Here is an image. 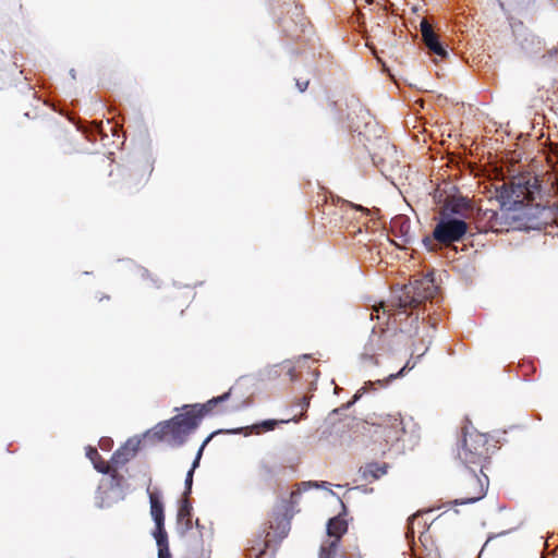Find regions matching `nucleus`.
Wrapping results in <instances>:
<instances>
[{"label": "nucleus", "instance_id": "nucleus-27", "mask_svg": "<svg viewBox=\"0 0 558 558\" xmlns=\"http://www.w3.org/2000/svg\"><path fill=\"white\" fill-rule=\"evenodd\" d=\"M98 163H99V166L101 168H104L106 170L109 169V175H112L113 170H112V161L111 160H109L106 157L101 156L99 158V162Z\"/></svg>", "mask_w": 558, "mask_h": 558}, {"label": "nucleus", "instance_id": "nucleus-17", "mask_svg": "<svg viewBox=\"0 0 558 558\" xmlns=\"http://www.w3.org/2000/svg\"><path fill=\"white\" fill-rule=\"evenodd\" d=\"M86 456L92 461L94 468L98 472H100L102 474L109 473V471H110L109 463L102 459V457L99 454V452L97 451L96 448L88 447L87 451H86Z\"/></svg>", "mask_w": 558, "mask_h": 558}, {"label": "nucleus", "instance_id": "nucleus-38", "mask_svg": "<svg viewBox=\"0 0 558 558\" xmlns=\"http://www.w3.org/2000/svg\"><path fill=\"white\" fill-rule=\"evenodd\" d=\"M374 337H376V335L374 333L371 338V341L373 342L374 341Z\"/></svg>", "mask_w": 558, "mask_h": 558}, {"label": "nucleus", "instance_id": "nucleus-4", "mask_svg": "<svg viewBox=\"0 0 558 558\" xmlns=\"http://www.w3.org/2000/svg\"><path fill=\"white\" fill-rule=\"evenodd\" d=\"M154 171V162L144 157L130 166L119 169L118 190L125 196H134L140 193L149 181Z\"/></svg>", "mask_w": 558, "mask_h": 558}, {"label": "nucleus", "instance_id": "nucleus-23", "mask_svg": "<svg viewBox=\"0 0 558 558\" xmlns=\"http://www.w3.org/2000/svg\"><path fill=\"white\" fill-rule=\"evenodd\" d=\"M483 217L487 220V227L494 231L499 229V214L496 210L487 209L483 213Z\"/></svg>", "mask_w": 558, "mask_h": 558}, {"label": "nucleus", "instance_id": "nucleus-10", "mask_svg": "<svg viewBox=\"0 0 558 558\" xmlns=\"http://www.w3.org/2000/svg\"><path fill=\"white\" fill-rule=\"evenodd\" d=\"M412 292L417 296L422 304L424 301L433 299L438 290L432 274H427L410 283Z\"/></svg>", "mask_w": 558, "mask_h": 558}, {"label": "nucleus", "instance_id": "nucleus-36", "mask_svg": "<svg viewBox=\"0 0 558 558\" xmlns=\"http://www.w3.org/2000/svg\"><path fill=\"white\" fill-rule=\"evenodd\" d=\"M262 469H263V471H264L265 473H267V474H271V469H270V466H268V465L264 464V465L262 466Z\"/></svg>", "mask_w": 558, "mask_h": 558}, {"label": "nucleus", "instance_id": "nucleus-18", "mask_svg": "<svg viewBox=\"0 0 558 558\" xmlns=\"http://www.w3.org/2000/svg\"><path fill=\"white\" fill-rule=\"evenodd\" d=\"M214 434L209 435L205 440L204 442L202 444L201 448L198 449L197 451V454H196V458L192 464V468L191 470L187 472L186 474V478H185V487H186V490L184 493V496H187L190 493H191V489H192V484H193V474H194V471L195 469L198 466L199 464V460H201V457L203 454V450L205 448V446L210 441V439L213 438Z\"/></svg>", "mask_w": 558, "mask_h": 558}, {"label": "nucleus", "instance_id": "nucleus-13", "mask_svg": "<svg viewBox=\"0 0 558 558\" xmlns=\"http://www.w3.org/2000/svg\"><path fill=\"white\" fill-rule=\"evenodd\" d=\"M388 463L369 462L360 468L361 476L366 482H374L384 476L388 471Z\"/></svg>", "mask_w": 558, "mask_h": 558}, {"label": "nucleus", "instance_id": "nucleus-7", "mask_svg": "<svg viewBox=\"0 0 558 558\" xmlns=\"http://www.w3.org/2000/svg\"><path fill=\"white\" fill-rule=\"evenodd\" d=\"M264 532V537L248 549L250 557L260 558L266 554L267 549L280 543L288 535L289 522L282 518H276L275 522H269L268 530Z\"/></svg>", "mask_w": 558, "mask_h": 558}, {"label": "nucleus", "instance_id": "nucleus-30", "mask_svg": "<svg viewBox=\"0 0 558 558\" xmlns=\"http://www.w3.org/2000/svg\"><path fill=\"white\" fill-rule=\"evenodd\" d=\"M158 558H171L169 545L158 547Z\"/></svg>", "mask_w": 558, "mask_h": 558}, {"label": "nucleus", "instance_id": "nucleus-1", "mask_svg": "<svg viewBox=\"0 0 558 558\" xmlns=\"http://www.w3.org/2000/svg\"><path fill=\"white\" fill-rule=\"evenodd\" d=\"M506 219L520 230H542L556 222L558 203L553 202L539 177L531 171L512 175L496 189Z\"/></svg>", "mask_w": 558, "mask_h": 558}, {"label": "nucleus", "instance_id": "nucleus-26", "mask_svg": "<svg viewBox=\"0 0 558 558\" xmlns=\"http://www.w3.org/2000/svg\"><path fill=\"white\" fill-rule=\"evenodd\" d=\"M415 367V362H411V360H409L405 365L397 373V374H390L389 377H388V380H391V379H396L398 377H401L405 374L407 371H411Z\"/></svg>", "mask_w": 558, "mask_h": 558}, {"label": "nucleus", "instance_id": "nucleus-15", "mask_svg": "<svg viewBox=\"0 0 558 558\" xmlns=\"http://www.w3.org/2000/svg\"><path fill=\"white\" fill-rule=\"evenodd\" d=\"M417 296L412 292L410 286H405L402 290V294L398 298L397 307L403 311L408 308H415L420 305Z\"/></svg>", "mask_w": 558, "mask_h": 558}, {"label": "nucleus", "instance_id": "nucleus-25", "mask_svg": "<svg viewBox=\"0 0 558 558\" xmlns=\"http://www.w3.org/2000/svg\"><path fill=\"white\" fill-rule=\"evenodd\" d=\"M393 306H395L393 304L392 305H388V304H386L384 302L379 303L378 306H376V305L373 306V311L371 313V318L372 319L374 318V313H376V317L379 318V311H383L384 314L390 315V312H391Z\"/></svg>", "mask_w": 558, "mask_h": 558}, {"label": "nucleus", "instance_id": "nucleus-22", "mask_svg": "<svg viewBox=\"0 0 558 558\" xmlns=\"http://www.w3.org/2000/svg\"><path fill=\"white\" fill-rule=\"evenodd\" d=\"M191 515H192V506H191L187 497L185 496L184 499H182L181 505L179 507L178 519H179V521L185 520L186 524H189L191 521Z\"/></svg>", "mask_w": 558, "mask_h": 558}, {"label": "nucleus", "instance_id": "nucleus-34", "mask_svg": "<svg viewBox=\"0 0 558 558\" xmlns=\"http://www.w3.org/2000/svg\"><path fill=\"white\" fill-rule=\"evenodd\" d=\"M299 496H300V492L299 490L291 492V494H290V502L291 504H296Z\"/></svg>", "mask_w": 558, "mask_h": 558}, {"label": "nucleus", "instance_id": "nucleus-28", "mask_svg": "<svg viewBox=\"0 0 558 558\" xmlns=\"http://www.w3.org/2000/svg\"><path fill=\"white\" fill-rule=\"evenodd\" d=\"M418 518L417 514H413L409 521H408V531H407V538H410V537H414V529H413V523L414 521Z\"/></svg>", "mask_w": 558, "mask_h": 558}, {"label": "nucleus", "instance_id": "nucleus-11", "mask_svg": "<svg viewBox=\"0 0 558 558\" xmlns=\"http://www.w3.org/2000/svg\"><path fill=\"white\" fill-rule=\"evenodd\" d=\"M420 31L422 39L428 50L436 56L446 58L448 54L446 48L441 45L437 34L434 32L432 25L426 20H422L420 24Z\"/></svg>", "mask_w": 558, "mask_h": 558}, {"label": "nucleus", "instance_id": "nucleus-35", "mask_svg": "<svg viewBox=\"0 0 558 558\" xmlns=\"http://www.w3.org/2000/svg\"><path fill=\"white\" fill-rule=\"evenodd\" d=\"M357 399H359V395H357V393H355V395L353 396V399H352L351 401H349V402L344 405V408H345V409L350 408V407H351V405H352V404H353Z\"/></svg>", "mask_w": 558, "mask_h": 558}, {"label": "nucleus", "instance_id": "nucleus-2", "mask_svg": "<svg viewBox=\"0 0 558 558\" xmlns=\"http://www.w3.org/2000/svg\"><path fill=\"white\" fill-rule=\"evenodd\" d=\"M233 388H230L223 395L211 398L204 404L184 405L183 413L158 424L154 429V435L160 440L181 445L186 436L196 429L203 416L211 412L218 404L231 398Z\"/></svg>", "mask_w": 558, "mask_h": 558}, {"label": "nucleus", "instance_id": "nucleus-21", "mask_svg": "<svg viewBox=\"0 0 558 558\" xmlns=\"http://www.w3.org/2000/svg\"><path fill=\"white\" fill-rule=\"evenodd\" d=\"M341 210L345 214V215H351L352 218H355V214H360L361 216H366L368 215V209L367 208H364L363 206L361 205H353L349 202H342L341 203V206H340Z\"/></svg>", "mask_w": 558, "mask_h": 558}, {"label": "nucleus", "instance_id": "nucleus-37", "mask_svg": "<svg viewBox=\"0 0 558 558\" xmlns=\"http://www.w3.org/2000/svg\"><path fill=\"white\" fill-rule=\"evenodd\" d=\"M385 331H381V333L379 335V338L384 337L385 336Z\"/></svg>", "mask_w": 558, "mask_h": 558}, {"label": "nucleus", "instance_id": "nucleus-32", "mask_svg": "<svg viewBox=\"0 0 558 558\" xmlns=\"http://www.w3.org/2000/svg\"><path fill=\"white\" fill-rule=\"evenodd\" d=\"M338 558H362V557L359 554L343 551L340 554V556Z\"/></svg>", "mask_w": 558, "mask_h": 558}, {"label": "nucleus", "instance_id": "nucleus-19", "mask_svg": "<svg viewBox=\"0 0 558 558\" xmlns=\"http://www.w3.org/2000/svg\"><path fill=\"white\" fill-rule=\"evenodd\" d=\"M136 449L135 448H129V446H124L120 449H118L112 454V462L117 465L126 463L131 458L135 456Z\"/></svg>", "mask_w": 558, "mask_h": 558}, {"label": "nucleus", "instance_id": "nucleus-14", "mask_svg": "<svg viewBox=\"0 0 558 558\" xmlns=\"http://www.w3.org/2000/svg\"><path fill=\"white\" fill-rule=\"evenodd\" d=\"M82 141H85V136L81 134L77 130L73 133L65 134L60 144L63 154L70 155L74 153H82L83 148L80 145V142Z\"/></svg>", "mask_w": 558, "mask_h": 558}, {"label": "nucleus", "instance_id": "nucleus-33", "mask_svg": "<svg viewBox=\"0 0 558 558\" xmlns=\"http://www.w3.org/2000/svg\"><path fill=\"white\" fill-rule=\"evenodd\" d=\"M300 405H301V409H302L303 411H306V410H307V408H308V405H310V398H308V397H303V398L301 399V403H300Z\"/></svg>", "mask_w": 558, "mask_h": 558}, {"label": "nucleus", "instance_id": "nucleus-29", "mask_svg": "<svg viewBox=\"0 0 558 558\" xmlns=\"http://www.w3.org/2000/svg\"><path fill=\"white\" fill-rule=\"evenodd\" d=\"M295 85H296L298 89L301 93H303V92H305L308 88L310 80L296 78L295 80Z\"/></svg>", "mask_w": 558, "mask_h": 558}, {"label": "nucleus", "instance_id": "nucleus-16", "mask_svg": "<svg viewBox=\"0 0 558 558\" xmlns=\"http://www.w3.org/2000/svg\"><path fill=\"white\" fill-rule=\"evenodd\" d=\"M150 514L156 525L165 523L163 506L155 493H149Z\"/></svg>", "mask_w": 558, "mask_h": 558}, {"label": "nucleus", "instance_id": "nucleus-31", "mask_svg": "<svg viewBox=\"0 0 558 558\" xmlns=\"http://www.w3.org/2000/svg\"><path fill=\"white\" fill-rule=\"evenodd\" d=\"M244 405V402H238L229 408L222 409L221 412H233L240 410Z\"/></svg>", "mask_w": 558, "mask_h": 558}, {"label": "nucleus", "instance_id": "nucleus-5", "mask_svg": "<svg viewBox=\"0 0 558 558\" xmlns=\"http://www.w3.org/2000/svg\"><path fill=\"white\" fill-rule=\"evenodd\" d=\"M489 480L485 470L480 471L478 468L464 465L457 478V488L461 497L456 504L465 505L481 500L486 495Z\"/></svg>", "mask_w": 558, "mask_h": 558}, {"label": "nucleus", "instance_id": "nucleus-24", "mask_svg": "<svg viewBox=\"0 0 558 558\" xmlns=\"http://www.w3.org/2000/svg\"><path fill=\"white\" fill-rule=\"evenodd\" d=\"M154 537L156 538V543H157L158 547L168 545V535L165 530V523L160 524V525H156V529L154 531Z\"/></svg>", "mask_w": 558, "mask_h": 558}, {"label": "nucleus", "instance_id": "nucleus-6", "mask_svg": "<svg viewBox=\"0 0 558 558\" xmlns=\"http://www.w3.org/2000/svg\"><path fill=\"white\" fill-rule=\"evenodd\" d=\"M468 232V223L463 219L440 216L439 221L434 228L433 238H425L423 244L429 251L433 250V241L449 245L460 241Z\"/></svg>", "mask_w": 558, "mask_h": 558}, {"label": "nucleus", "instance_id": "nucleus-20", "mask_svg": "<svg viewBox=\"0 0 558 558\" xmlns=\"http://www.w3.org/2000/svg\"><path fill=\"white\" fill-rule=\"evenodd\" d=\"M290 422V420H282V421H277V420H265L260 423H256L252 426V430L255 433V434H262V433H265V432H270V430H274L280 423H288Z\"/></svg>", "mask_w": 558, "mask_h": 558}, {"label": "nucleus", "instance_id": "nucleus-3", "mask_svg": "<svg viewBox=\"0 0 558 558\" xmlns=\"http://www.w3.org/2000/svg\"><path fill=\"white\" fill-rule=\"evenodd\" d=\"M496 441L487 434L473 430L466 433L463 446L459 451L462 463L470 468H478L480 471L487 470L490 464L492 454L496 450Z\"/></svg>", "mask_w": 558, "mask_h": 558}, {"label": "nucleus", "instance_id": "nucleus-8", "mask_svg": "<svg viewBox=\"0 0 558 558\" xmlns=\"http://www.w3.org/2000/svg\"><path fill=\"white\" fill-rule=\"evenodd\" d=\"M372 425L376 427L375 433L381 436L386 444L399 441L405 433L403 420L399 413L379 415L375 417Z\"/></svg>", "mask_w": 558, "mask_h": 558}, {"label": "nucleus", "instance_id": "nucleus-9", "mask_svg": "<svg viewBox=\"0 0 558 558\" xmlns=\"http://www.w3.org/2000/svg\"><path fill=\"white\" fill-rule=\"evenodd\" d=\"M348 532V522L342 515L329 519L327 535L332 539L325 542L319 549V558H337L340 539Z\"/></svg>", "mask_w": 558, "mask_h": 558}, {"label": "nucleus", "instance_id": "nucleus-12", "mask_svg": "<svg viewBox=\"0 0 558 558\" xmlns=\"http://www.w3.org/2000/svg\"><path fill=\"white\" fill-rule=\"evenodd\" d=\"M471 209L470 202L464 197H451L447 198L444 206L440 209V216L451 217V215H458L463 217L465 211Z\"/></svg>", "mask_w": 558, "mask_h": 558}]
</instances>
